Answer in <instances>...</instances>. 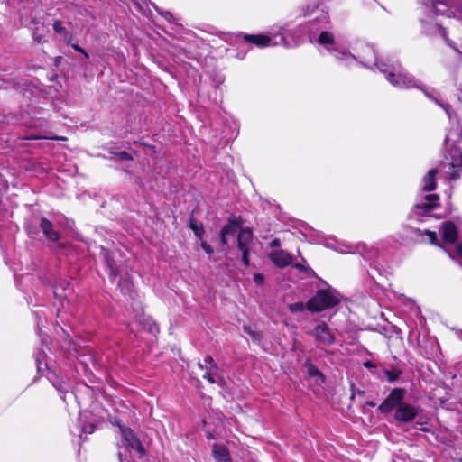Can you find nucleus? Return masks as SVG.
<instances>
[{
  "label": "nucleus",
  "instance_id": "obj_37",
  "mask_svg": "<svg viewBox=\"0 0 462 462\" xmlns=\"http://www.w3.org/2000/svg\"><path fill=\"white\" fill-rule=\"evenodd\" d=\"M309 374L311 376L321 375L320 372L313 365L309 368Z\"/></svg>",
  "mask_w": 462,
  "mask_h": 462
},
{
  "label": "nucleus",
  "instance_id": "obj_34",
  "mask_svg": "<svg viewBox=\"0 0 462 462\" xmlns=\"http://www.w3.org/2000/svg\"><path fill=\"white\" fill-rule=\"evenodd\" d=\"M270 246L273 249H280L281 246V241L278 238H274L270 242Z\"/></svg>",
  "mask_w": 462,
  "mask_h": 462
},
{
  "label": "nucleus",
  "instance_id": "obj_33",
  "mask_svg": "<svg viewBox=\"0 0 462 462\" xmlns=\"http://www.w3.org/2000/svg\"><path fill=\"white\" fill-rule=\"evenodd\" d=\"M71 46H72V48H73L75 51H79V52L82 53L86 59H88V54L87 53V51H86L83 48H81L79 45H78V44H72Z\"/></svg>",
  "mask_w": 462,
  "mask_h": 462
},
{
  "label": "nucleus",
  "instance_id": "obj_38",
  "mask_svg": "<svg viewBox=\"0 0 462 462\" xmlns=\"http://www.w3.org/2000/svg\"><path fill=\"white\" fill-rule=\"evenodd\" d=\"M32 36H33V39L37 42H42L43 41V37L38 33V29H36L33 33H32Z\"/></svg>",
  "mask_w": 462,
  "mask_h": 462
},
{
  "label": "nucleus",
  "instance_id": "obj_7",
  "mask_svg": "<svg viewBox=\"0 0 462 462\" xmlns=\"http://www.w3.org/2000/svg\"><path fill=\"white\" fill-rule=\"evenodd\" d=\"M284 29L281 28L277 34H244L243 39L245 42L254 44L259 48L268 46H289L284 35Z\"/></svg>",
  "mask_w": 462,
  "mask_h": 462
},
{
  "label": "nucleus",
  "instance_id": "obj_50",
  "mask_svg": "<svg viewBox=\"0 0 462 462\" xmlns=\"http://www.w3.org/2000/svg\"><path fill=\"white\" fill-rule=\"evenodd\" d=\"M370 406H374V404L373 402L368 403Z\"/></svg>",
  "mask_w": 462,
  "mask_h": 462
},
{
  "label": "nucleus",
  "instance_id": "obj_10",
  "mask_svg": "<svg viewBox=\"0 0 462 462\" xmlns=\"http://www.w3.org/2000/svg\"><path fill=\"white\" fill-rule=\"evenodd\" d=\"M439 196L436 194L426 195L422 201L417 203L410 213V217L417 221H424L421 217H430L429 213L438 206Z\"/></svg>",
  "mask_w": 462,
  "mask_h": 462
},
{
  "label": "nucleus",
  "instance_id": "obj_8",
  "mask_svg": "<svg viewBox=\"0 0 462 462\" xmlns=\"http://www.w3.org/2000/svg\"><path fill=\"white\" fill-rule=\"evenodd\" d=\"M318 42L326 47V49L339 61L342 62L343 60H346L347 61H353L356 60V57L352 55L346 48L340 47L336 44L334 34L330 32H321Z\"/></svg>",
  "mask_w": 462,
  "mask_h": 462
},
{
  "label": "nucleus",
  "instance_id": "obj_4",
  "mask_svg": "<svg viewBox=\"0 0 462 462\" xmlns=\"http://www.w3.org/2000/svg\"><path fill=\"white\" fill-rule=\"evenodd\" d=\"M412 233L417 240L423 241V236H427L431 245L441 246V242L444 244L453 245L456 243L457 238V228L455 224L451 221H446L441 226V240L438 238L437 233L425 229L424 231L416 228L412 229Z\"/></svg>",
  "mask_w": 462,
  "mask_h": 462
},
{
  "label": "nucleus",
  "instance_id": "obj_27",
  "mask_svg": "<svg viewBox=\"0 0 462 462\" xmlns=\"http://www.w3.org/2000/svg\"><path fill=\"white\" fill-rule=\"evenodd\" d=\"M289 309L291 312H300L304 310L303 302H295L289 305Z\"/></svg>",
  "mask_w": 462,
  "mask_h": 462
},
{
  "label": "nucleus",
  "instance_id": "obj_19",
  "mask_svg": "<svg viewBox=\"0 0 462 462\" xmlns=\"http://www.w3.org/2000/svg\"><path fill=\"white\" fill-rule=\"evenodd\" d=\"M237 230H238V226L234 222L224 226L220 232L222 244L226 245L228 242V238L230 236L234 237L235 235L236 234Z\"/></svg>",
  "mask_w": 462,
  "mask_h": 462
},
{
  "label": "nucleus",
  "instance_id": "obj_5",
  "mask_svg": "<svg viewBox=\"0 0 462 462\" xmlns=\"http://www.w3.org/2000/svg\"><path fill=\"white\" fill-rule=\"evenodd\" d=\"M338 293L332 289L319 290L307 302V309L313 312H319L333 308L339 303Z\"/></svg>",
  "mask_w": 462,
  "mask_h": 462
},
{
  "label": "nucleus",
  "instance_id": "obj_48",
  "mask_svg": "<svg viewBox=\"0 0 462 462\" xmlns=\"http://www.w3.org/2000/svg\"><path fill=\"white\" fill-rule=\"evenodd\" d=\"M448 255H449V257H450L452 260L456 261L455 256H454V255H452L450 253H448Z\"/></svg>",
  "mask_w": 462,
  "mask_h": 462
},
{
  "label": "nucleus",
  "instance_id": "obj_26",
  "mask_svg": "<svg viewBox=\"0 0 462 462\" xmlns=\"http://www.w3.org/2000/svg\"><path fill=\"white\" fill-rule=\"evenodd\" d=\"M145 322L146 323L144 324V328L147 329L151 334L156 335L159 333V326L155 322L150 319H145Z\"/></svg>",
  "mask_w": 462,
  "mask_h": 462
},
{
  "label": "nucleus",
  "instance_id": "obj_12",
  "mask_svg": "<svg viewBox=\"0 0 462 462\" xmlns=\"http://www.w3.org/2000/svg\"><path fill=\"white\" fill-rule=\"evenodd\" d=\"M405 391L402 388H394L387 398L379 405L378 410L382 413H389L403 402Z\"/></svg>",
  "mask_w": 462,
  "mask_h": 462
},
{
  "label": "nucleus",
  "instance_id": "obj_49",
  "mask_svg": "<svg viewBox=\"0 0 462 462\" xmlns=\"http://www.w3.org/2000/svg\"><path fill=\"white\" fill-rule=\"evenodd\" d=\"M244 57H245V54H243V55H238V58H239V59H244Z\"/></svg>",
  "mask_w": 462,
  "mask_h": 462
},
{
  "label": "nucleus",
  "instance_id": "obj_16",
  "mask_svg": "<svg viewBox=\"0 0 462 462\" xmlns=\"http://www.w3.org/2000/svg\"><path fill=\"white\" fill-rule=\"evenodd\" d=\"M121 431H122L123 438H124L125 443L127 444V446L130 448L136 450L141 457L143 456L145 453V449L143 447L140 440L135 437L133 430L130 429L123 428V429H121Z\"/></svg>",
  "mask_w": 462,
  "mask_h": 462
},
{
  "label": "nucleus",
  "instance_id": "obj_51",
  "mask_svg": "<svg viewBox=\"0 0 462 462\" xmlns=\"http://www.w3.org/2000/svg\"><path fill=\"white\" fill-rule=\"evenodd\" d=\"M118 456H119V459H121V454L120 453L118 454ZM120 462H122V460H120Z\"/></svg>",
  "mask_w": 462,
  "mask_h": 462
},
{
  "label": "nucleus",
  "instance_id": "obj_28",
  "mask_svg": "<svg viewBox=\"0 0 462 462\" xmlns=\"http://www.w3.org/2000/svg\"><path fill=\"white\" fill-rule=\"evenodd\" d=\"M385 374H386V377H387V380L389 382H394L395 380H397L399 378V375L400 374L397 373V372H393V371H385Z\"/></svg>",
  "mask_w": 462,
  "mask_h": 462
},
{
  "label": "nucleus",
  "instance_id": "obj_43",
  "mask_svg": "<svg viewBox=\"0 0 462 462\" xmlns=\"http://www.w3.org/2000/svg\"><path fill=\"white\" fill-rule=\"evenodd\" d=\"M123 282H125V285H126V291L125 292L129 291L131 284L127 281H125V282L120 281L119 282V286H122Z\"/></svg>",
  "mask_w": 462,
  "mask_h": 462
},
{
  "label": "nucleus",
  "instance_id": "obj_2",
  "mask_svg": "<svg viewBox=\"0 0 462 462\" xmlns=\"http://www.w3.org/2000/svg\"><path fill=\"white\" fill-rule=\"evenodd\" d=\"M445 147L447 163H443L439 171L445 178L457 180L462 170V127L457 126L449 130L445 138Z\"/></svg>",
  "mask_w": 462,
  "mask_h": 462
},
{
  "label": "nucleus",
  "instance_id": "obj_32",
  "mask_svg": "<svg viewBox=\"0 0 462 462\" xmlns=\"http://www.w3.org/2000/svg\"><path fill=\"white\" fill-rule=\"evenodd\" d=\"M264 278L260 273H255L254 276V282L258 285L261 286L263 284Z\"/></svg>",
  "mask_w": 462,
  "mask_h": 462
},
{
  "label": "nucleus",
  "instance_id": "obj_36",
  "mask_svg": "<svg viewBox=\"0 0 462 462\" xmlns=\"http://www.w3.org/2000/svg\"><path fill=\"white\" fill-rule=\"evenodd\" d=\"M117 156L121 160H132V156L126 152H120L117 153Z\"/></svg>",
  "mask_w": 462,
  "mask_h": 462
},
{
  "label": "nucleus",
  "instance_id": "obj_14",
  "mask_svg": "<svg viewBox=\"0 0 462 462\" xmlns=\"http://www.w3.org/2000/svg\"><path fill=\"white\" fill-rule=\"evenodd\" d=\"M268 257L278 268L283 269L292 263V256L282 249H273Z\"/></svg>",
  "mask_w": 462,
  "mask_h": 462
},
{
  "label": "nucleus",
  "instance_id": "obj_24",
  "mask_svg": "<svg viewBox=\"0 0 462 462\" xmlns=\"http://www.w3.org/2000/svg\"><path fill=\"white\" fill-rule=\"evenodd\" d=\"M189 228L194 232L195 236L201 238L204 234V228L202 224L198 223L197 221L190 219L189 223Z\"/></svg>",
  "mask_w": 462,
  "mask_h": 462
},
{
  "label": "nucleus",
  "instance_id": "obj_3",
  "mask_svg": "<svg viewBox=\"0 0 462 462\" xmlns=\"http://www.w3.org/2000/svg\"><path fill=\"white\" fill-rule=\"evenodd\" d=\"M427 13L455 18L462 24V2L460 0H426Z\"/></svg>",
  "mask_w": 462,
  "mask_h": 462
},
{
  "label": "nucleus",
  "instance_id": "obj_41",
  "mask_svg": "<svg viewBox=\"0 0 462 462\" xmlns=\"http://www.w3.org/2000/svg\"><path fill=\"white\" fill-rule=\"evenodd\" d=\"M293 267L300 270V271H302V272H306L308 270L307 267H305L302 263H294L293 264Z\"/></svg>",
  "mask_w": 462,
  "mask_h": 462
},
{
  "label": "nucleus",
  "instance_id": "obj_46",
  "mask_svg": "<svg viewBox=\"0 0 462 462\" xmlns=\"http://www.w3.org/2000/svg\"><path fill=\"white\" fill-rule=\"evenodd\" d=\"M457 334L459 338H462V330H457Z\"/></svg>",
  "mask_w": 462,
  "mask_h": 462
},
{
  "label": "nucleus",
  "instance_id": "obj_47",
  "mask_svg": "<svg viewBox=\"0 0 462 462\" xmlns=\"http://www.w3.org/2000/svg\"><path fill=\"white\" fill-rule=\"evenodd\" d=\"M108 264H109V267L111 269V273H114L115 270H114V266L108 262Z\"/></svg>",
  "mask_w": 462,
  "mask_h": 462
},
{
  "label": "nucleus",
  "instance_id": "obj_13",
  "mask_svg": "<svg viewBox=\"0 0 462 462\" xmlns=\"http://www.w3.org/2000/svg\"><path fill=\"white\" fill-rule=\"evenodd\" d=\"M420 411L419 407L402 402L395 410L394 419L399 422H410L417 417Z\"/></svg>",
  "mask_w": 462,
  "mask_h": 462
},
{
  "label": "nucleus",
  "instance_id": "obj_9",
  "mask_svg": "<svg viewBox=\"0 0 462 462\" xmlns=\"http://www.w3.org/2000/svg\"><path fill=\"white\" fill-rule=\"evenodd\" d=\"M420 22L423 24L424 30L427 33L439 32L450 48L462 55V39H458V42L449 39L447 30L438 23L433 22L430 14L425 18H421Z\"/></svg>",
  "mask_w": 462,
  "mask_h": 462
},
{
  "label": "nucleus",
  "instance_id": "obj_18",
  "mask_svg": "<svg viewBox=\"0 0 462 462\" xmlns=\"http://www.w3.org/2000/svg\"><path fill=\"white\" fill-rule=\"evenodd\" d=\"M212 455L217 462H232L229 450L224 445L214 444Z\"/></svg>",
  "mask_w": 462,
  "mask_h": 462
},
{
  "label": "nucleus",
  "instance_id": "obj_31",
  "mask_svg": "<svg viewBox=\"0 0 462 462\" xmlns=\"http://www.w3.org/2000/svg\"><path fill=\"white\" fill-rule=\"evenodd\" d=\"M42 353H38L36 354L35 356V360H36V365H37V369H38V372L39 373H42V360L41 358L42 357Z\"/></svg>",
  "mask_w": 462,
  "mask_h": 462
},
{
  "label": "nucleus",
  "instance_id": "obj_29",
  "mask_svg": "<svg viewBox=\"0 0 462 462\" xmlns=\"http://www.w3.org/2000/svg\"><path fill=\"white\" fill-rule=\"evenodd\" d=\"M152 6H154L155 9L159 12V14H161L167 21H171V19L173 18V15L171 13H170L168 11H160L153 4H152Z\"/></svg>",
  "mask_w": 462,
  "mask_h": 462
},
{
  "label": "nucleus",
  "instance_id": "obj_30",
  "mask_svg": "<svg viewBox=\"0 0 462 462\" xmlns=\"http://www.w3.org/2000/svg\"><path fill=\"white\" fill-rule=\"evenodd\" d=\"M242 252V261L245 265H249L248 249L240 250Z\"/></svg>",
  "mask_w": 462,
  "mask_h": 462
},
{
  "label": "nucleus",
  "instance_id": "obj_40",
  "mask_svg": "<svg viewBox=\"0 0 462 462\" xmlns=\"http://www.w3.org/2000/svg\"><path fill=\"white\" fill-rule=\"evenodd\" d=\"M138 7V9L141 11L143 9V6L146 5L147 0H132Z\"/></svg>",
  "mask_w": 462,
  "mask_h": 462
},
{
  "label": "nucleus",
  "instance_id": "obj_1",
  "mask_svg": "<svg viewBox=\"0 0 462 462\" xmlns=\"http://www.w3.org/2000/svg\"><path fill=\"white\" fill-rule=\"evenodd\" d=\"M379 70L384 73L387 81L396 88L405 89L414 88L423 91L430 99L440 106L446 111L449 120H452L450 106L448 104L439 102L436 97H432L417 79L402 69L398 61H389L385 68L379 67Z\"/></svg>",
  "mask_w": 462,
  "mask_h": 462
},
{
  "label": "nucleus",
  "instance_id": "obj_39",
  "mask_svg": "<svg viewBox=\"0 0 462 462\" xmlns=\"http://www.w3.org/2000/svg\"><path fill=\"white\" fill-rule=\"evenodd\" d=\"M456 254L457 257L462 259V243H458L456 245ZM460 265L462 266V263H460Z\"/></svg>",
  "mask_w": 462,
  "mask_h": 462
},
{
  "label": "nucleus",
  "instance_id": "obj_25",
  "mask_svg": "<svg viewBox=\"0 0 462 462\" xmlns=\"http://www.w3.org/2000/svg\"><path fill=\"white\" fill-rule=\"evenodd\" d=\"M243 329L254 341L259 342L262 339V334L259 331L253 329L250 326H244Z\"/></svg>",
  "mask_w": 462,
  "mask_h": 462
},
{
  "label": "nucleus",
  "instance_id": "obj_22",
  "mask_svg": "<svg viewBox=\"0 0 462 462\" xmlns=\"http://www.w3.org/2000/svg\"><path fill=\"white\" fill-rule=\"evenodd\" d=\"M252 239V232L248 229H242L237 237L239 250L248 249L247 245Z\"/></svg>",
  "mask_w": 462,
  "mask_h": 462
},
{
  "label": "nucleus",
  "instance_id": "obj_15",
  "mask_svg": "<svg viewBox=\"0 0 462 462\" xmlns=\"http://www.w3.org/2000/svg\"><path fill=\"white\" fill-rule=\"evenodd\" d=\"M199 367L204 371L203 378L207 379L210 383H217L215 377L217 375L218 366L210 356H207L204 359V363L199 364Z\"/></svg>",
  "mask_w": 462,
  "mask_h": 462
},
{
  "label": "nucleus",
  "instance_id": "obj_6",
  "mask_svg": "<svg viewBox=\"0 0 462 462\" xmlns=\"http://www.w3.org/2000/svg\"><path fill=\"white\" fill-rule=\"evenodd\" d=\"M354 51L356 54L353 55L356 57V60L353 61L343 60L342 63L346 66H349L356 61H359L366 68L373 69L374 66L379 69V67L385 68L388 64L378 60L375 51L371 45L362 43L358 48L354 49Z\"/></svg>",
  "mask_w": 462,
  "mask_h": 462
},
{
  "label": "nucleus",
  "instance_id": "obj_45",
  "mask_svg": "<svg viewBox=\"0 0 462 462\" xmlns=\"http://www.w3.org/2000/svg\"><path fill=\"white\" fill-rule=\"evenodd\" d=\"M458 100L462 103V88L460 89V94L458 95Z\"/></svg>",
  "mask_w": 462,
  "mask_h": 462
},
{
  "label": "nucleus",
  "instance_id": "obj_20",
  "mask_svg": "<svg viewBox=\"0 0 462 462\" xmlns=\"http://www.w3.org/2000/svg\"><path fill=\"white\" fill-rule=\"evenodd\" d=\"M439 171L438 169H431L423 178V190L431 191L436 188L435 176Z\"/></svg>",
  "mask_w": 462,
  "mask_h": 462
},
{
  "label": "nucleus",
  "instance_id": "obj_35",
  "mask_svg": "<svg viewBox=\"0 0 462 462\" xmlns=\"http://www.w3.org/2000/svg\"><path fill=\"white\" fill-rule=\"evenodd\" d=\"M201 247L208 254H211L213 253V248L206 242L201 243Z\"/></svg>",
  "mask_w": 462,
  "mask_h": 462
},
{
  "label": "nucleus",
  "instance_id": "obj_23",
  "mask_svg": "<svg viewBox=\"0 0 462 462\" xmlns=\"http://www.w3.org/2000/svg\"><path fill=\"white\" fill-rule=\"evenodd\" d=\"M53 30L60 35L62 40L66 41L69 39V33L67 32L66 28L62 25L60 21L56 20L53 23Z\"/></svg>",
  "mask_w": 462,
  "mask_h": 462
},
{
  "label": "nucleus",
  "instance_id": "obj_11",
  "mask_svg": "<svg viewBox=\"0 0 462 462\" xmlns=\"http://www.w3.org/2000/svg\"><path fill=\"white\" fill-rule=\"evenodd\" d=\"M310 335L319 346H331L335 342V335L324 321L319 322L311 330Z\"/></svg>",
  "mask_w": 462,
  "mask_h": 462
},
{
  "label": "nucleus",
  "instance_id": "obj_17",
  "mask_svg": "<svg viewBox=\"0 0 462 462\" xmlns=\"http://www.w3.org/2000/svg\"><path fill=\"white\" fill-rule=\"evenodd\" d=\"M40 227L44 236L50 241H58L60 238V233L53 229V225L47 218L42 217L40 222Z\"/></svg>",
  "mask_w": 462,
  "mask_h": 462
},
{
  "label": "nucleus",
  "instance_id": "obj_44",
  "mask_svg": "<svg viewBox=\"0 0 462 462\" xmlns=\"http://www.w3.org/2000/svg\"><path fill=\"white\" fill-rule=\"evenodd\" d=\"M364 365L366 367V368H372V367H374V365L372 364V362L370 361H366Z\"/></svg>",
  "mask_w": 462,
  "mask_h": 462
},
{
  "label": "nucleus",
  "instance_id": "obj_42",
  "mask_svg": "<svg viewBox=\"0 0 462 462\" xmlns=\"http://www.w3.org/2000/svg\"><path fill=\"white\" fill-rule=\"evenodd\" d=\"M88 428H89V430H87V428H83L82 429V432H84V433H92L93 430H94V426L90 425Z\"/></svg>",
  "mask_w": 462,
  "mask_h": 462
},
{
  "label": "nucleus",
  "instance_id": "obj_21",
  "mask_svg": "<svg viewBox=\"0 0 462 462\" xmlns=\"http://www.w3.org/2000/svg\"><path fill=\"white\" fill-rule=\"evenodd\" d=\"M49 381L51 384L61 393H66L68 392L67 383L62 381L55 373L49 372L47 374Z\"/></svg>",
  "mask_w": 462,
  "mask_h": 462
}]
</instances>
